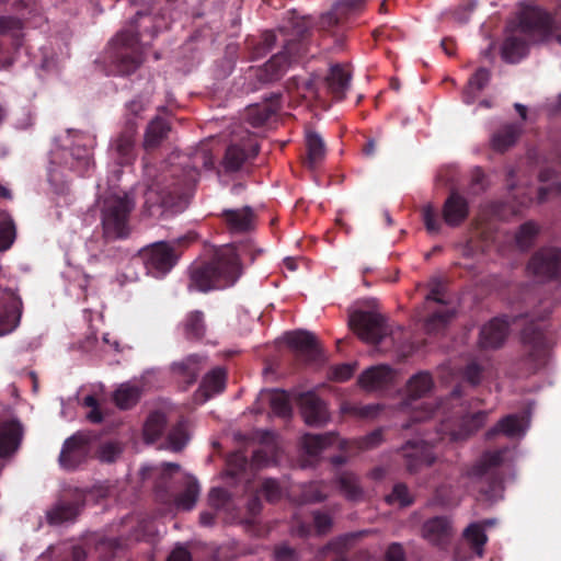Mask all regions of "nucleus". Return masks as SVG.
Here are the masks:
<instances>
[{
  "mask_svg": "<svg viewBox=\"0 0 561 561\" xmlns=\"http://www.w3.org/2000/svg\"><path fill=\"white\" fill-rule=\"evenodd\" d=\"M553 298H541L530 312L515 317H496L485 323L479 333L478 345L481 350H497L508 336L511 324L525 319L520 331V341L525 357L536 366L543 363L549 351V340L546 334V321L557 307Z\"/></svg>",
  "mask_w": 561,
  "mask_h": 561,
  "instance_id": "1",
  "label": "nucleus"
},
{
  "mask_svg": "<svg viewBox=\"0 0 561 561\" xmlns=\"http://www.w3.org/2000/svg\"><path fill=\"white\" fill-rule=\"evenodd\" d=\"M188 273V288L208 293L233 286L242 276L243 266L233 248L221 247L209 260L193 263Z\"/></svg>",
  "mask_w": 561,
  "mask_h": 561,
  "instance_id": "2",
  "label": "nucleus"
},
{
  "mask_svg": "<svg viewBox=\"0 0 561 561\" xmlns=\"http://www.w3.org/2000/svg\"><path fill=\"white\" fill-rule=\"evenodd\" d=\"M102 236L106 241L122 240L131 232L130 216L134 198L127 193L108 192L98 201Z\"/></svg>",
  "mask_w": 561,
  "mask_h": 561,
  "instance_id": "3",
  "label": "nucleus"
},
{
  "mask_svg": "<svg viewBox=\"0 0 561 561\" xmlns=\"http://www.w3.org/2000/svg\"><path fill=\"white\" fill-rule=\"evenodd\" d=\"M518 21L520 32L534 42L548 43L553 39L561 45V1L553 14L535 3H525Z\"/></svg>",
  "mask_w": 561,
  "mask_h": 561,
  "instance_id": "4",
  "label": "nucleus"
},
{
  "mask_svg": "<svg viewBox=\"0 0 561 561\" xmlns=\"http://www.w3.org/2000/svg\"><path fill=\"white\" fill-rule=\"evenodd\" d=\"M105 59L119 76H129L140 67L144 61V48L134 25L131 28L121 31L111 41Z\"/></svg>",
  "mask_w": 561,
  "mask_h": 561,
  "instance_id": "5",
  "label": "nucleus"
},
{
  "mask_svg": "<svg viewBox=\"0 0 561 561\" xmlns=\"http://www.w3.org/2000/svg\"><path fill=\"white\" fill-rule=\"evenodd\" d=\"M185 191L179 181L167 175L153 182L145 193V210L151 217H162L167 211L179 213L184 208Z\"/></svg>",
  "mask_w": 561,
  "mask_h": 561,
  "instance_id": "6",
  "label": "nucleus"
},
{
  "mask_svg": "<svg viewBox=\"0 0 561 561\" xmlns=\"http://www.w3.org/2000/svg\"><path fill=\"white\" fill-rule=\"evenodd\" d=\"M504 454L505 449L486 451L466 471V477L478 485L486 500H494L503 491V479L496 469L502 465Z\"/></svg>",
  "mask_w": 561,
  "mask_h": 561,
  "instance_id": "7",
  "label": "nucleus"
},
{
  "mask_svg": "<svg viewBox=\"0 0 561 561\" xmlns=\"http://www.w3.org/2000/svg\"><path fill=\"white\" fill-rule=\"evenodd\" d=\"M187 242L188 238L182 237L172 242L159 241L142 248L138 256L147 274L156 278L165 276L178 263L180 254L176 252V247Z\"/></svg>",
  "mask_w": 561,
  "mask_h": 561,
  "instance_id": "8",
  "label": "nucleus"
},
{
  "mask_svg": "<svg viewBox=\"0 0 561 561\" xmlns=\"http://www.w3.org/2000/svg\"><path fill=\"white\" fill-rule=\"evenodd\" d=\"M434 387L432 375L427 371H419L413 375L407 382L405 397L399 404L401 411L412 410V421L421 422L428 417L435 416L438 409L422 405L419 409L415 402L426 397Z\"/></svg>",
  "mask_w": 561,
  "mask_h": 561,
  "instance_id": "9",
  "label": "nucleus"
},
{
  "mask_svg": "<svg viewBox=\"0 0 561 561\" xmlns=\"http://www.w3.org/2000/svg\"><path fill=\"white\" fill-rule=\"evenodd\" d=\"M486 411L454 415L442 421L437 434L440 440L462 442L479 431L488 419Z\"/></svg>",
  "mask_w": 561,
  "mask_h": 561,
  "instance_id": "10",
  "label": "nucleus"
},
{
  "mask_svg": "<svg viewBox=\"0 0 561 561\" xmlns=\"http://www.w3.org/2000/svg\"><path fill=\"white\" fill-rule=\"evenodd\" d=\"M527 272L542 280H561V249L557 247H541L529 257Z\"/></svg>",
  "mask_w": 561,
  "mask_h": 561,
  "instance_id": "11",
  "label": "nucleus"
},
{
  "mask_svg": "<svg viewBox=\"0 0 561 561\" xmlns=\"http://www.w3.org/2000/svg\"><path fill=\"white\" fill-rule=\"evenodd\" d=\"M348 324L360 340L376 345L389 333L385 317L374 311H354Z\"/></svg>",
  "mask_w": 561,
  "mask_h": 561,
  "instance_id": "12",
  "label": "nucleus"
},
{
  "mask_svg": "<svg viewBox=\"0 0 561 561\" xmlns=\"http://www.w3.org/2000/svg\"><path fill=\"white\" fill-rule=\"evenodd\" d=\"M84 505L85 493L82 490L66 491L46 512L47 523L57 526L66 522H73L80 515Z\"/></svg>",
  "mask_w": 561,
  "mask_h": 561,
  "instance_id": "13",
  "label": "nucleus"
},
{
  "mask_svg": "<svg viewBox=\"0 0 561 561\" xmlns=\"http://www.w3.org/2000/svg\"><path fill=\"white\" fill-rule=\"evenodd\" d=\"M408 472L416 473L424 467L432 466L437 455L434 446L425 440H408L400 449Z\"/></svg>",
  "mask_w": 561,
  "mask_h": 561,
  "instance_id": "14",
  "label": "nucleus"
},
{
  "mask_svg": "<svg viewBox=\"0 0 561 561\" xmlns=\"http://www.w3.org/2000/svg\"><path fill=\"white\" fill-rule=\"evenodd\" d=\"M288 346L295 352L297 358L305 363H318L322 359V350L314 334L297 330L286 334Z\"/></svg>",
  "mask_w": 561,
  "mask_h": 561,
  "instance_id": "15",
  "label": "nucleus"
},
{
  "mask_svg": "<svg viewBox=\"0 0 561 561\" xmlns=\"http://www.w3.org/2000/svg\"><path fill=\"white\" fill-rule=\"evenodd\" d=\"M90 438L88 435L77 433L67 438L59 455V463L68 470L76 469L90 453Z\"/></svg>",
  "mask_w": 561,
  "mask_h": 561,
  "instance_id": "16",
  "label": "nucleus"
},
{
  "mask_svg": "<svg viewBox=\"0 0 561 561\" xmlns=\"http://www.w3.org/2000/svg\"><path fill=\"white\" fill-rule=\"evenodd\" d=\"M259 150V145L252 139L231 144L226 149L222 165L227 172H237L247 161L256 157Z\"/></svg>",
  "mask_w": 561,
  "mask_h": 561,
  "instance_id": "17",
  "label": "nucleus"
},
{
  "mask_svg": "<svg viewBox=\"0 0 561 561\" xmlns=\"http://www.w3.org/2000/svg\"><path fill=\"white\" fill-rule=\"evenodd\" d=\"M468 199L458 191L453 190L445 199L442 208L444 222L451 228L460 227L469 217Z\"/></svg>",
  "mask_w": 561,
  "mask_h": 561,
  "instance_id": "18",
  "label": "nucleus"
},
{
  "mask_svg": "<svg viewBox=\"0 0 561 561\" xmlns=\"http://www.w3.org/2000/svg\"><path fill=\"white\" fill-rule=\"evenodd\" d=\"M137 129L138 124L128 118L125 121L124 129L112 145L116 153V161L119 165L130 164L135 159V137Z\"/></svg>",
  "mask_w": 561,
  "mask_h": 561,
  "instance_id": "19",
  "label": "nucleus"
},
{
  "mask_svg": "<svg viewBox=\"0 0 561 561\" xmlns=\"http://www.w3.org/2000/svg\"><path fill=\"white\" fill-rule=\"evenodd\" d=\"M301 415L309 426H323L329 420L324 402L313 392L301 393L298 397Z\"/></svg>",
  "mask_w": 561,
  "mask_h": 561,
  "instance_id": "20",
  "label": "nucleus"
},
{
  "mask_svg": "<svg viewBox=\"0 0 561 561\" xmlns=\"http://www.w3.org/2000/svg\"><path fill=\"white\" fill-rule=\"evenodd\" d=\"M220 217L230 233H247L254 230L256 225V215L250 206L224 209Z\"/></svg>",
  "mask_w": 561,
  "mask_h": 561,
  "instance_id": "21",
  "label": "nucleus"
},
{
  "mask_svg": "<svg viewBox=\"0 0 561 561\" xmlns=\"http://www.w3.org/2000/svg\"><path fill=\"white\" fill-rule=\"evenodd\" d=\"M396 378V371L388 365L373 366L358 377V385L367 391H377L390 387Z\"/></svg>",
  "mask_w": 561,
  "mask_h": 561,
  "instance_id": "22",
  "label": "nucleus"
},
{
  "mask_svg": "<svg viewBox=\"0 0 561 561\" xmlns=\"http://www.w3.org/2000/svg\"><path fill=\"white\" fill-rule=\"evenodd\" d=\"M206 356L190 354L181 360L171 364V373L186 385L196 382L201 371L205 367Z\"/></svg>",
  "mask_w": 561,
  "mask_h": 561,
  "instance_id": "23",
  "label": "nucleus"
},
{
  "mask_svg": "<svg viewBox=\"0 0 561 561\" xmlns=\"http://www.w3.org/2000/svg\"><path fill=\"white\" fill-rule=\"evenodd\" d=\"M178 330L188 342H201L207 332L206 316L202 310L188 311L178 324Z\"/></svg>",
  "mask_w": 561,
  "mask_h": 561,
  "instance_id": "24",
  "label": "nucleus"
},
{
  "mask_svg": "<svg viewBox=\"0 0 561 561\" xmlns=\"http://www.w3.org/2000/svg\"><path fill=\"white\" fill-rule=\"evenodd\" d=\"M290 64V56L287 49L279 51L271 57L255 71L257 80L262 83H270L279 80L286 72Z\"/></svg>",
  "mask_w": 561,
  "mask_h": 561,
  "instance_id": "25",
  "label": "nucleus"
},
{
  "mask_svg": "<svg viewBox=\"0 0 561 561\" xmlns=\"http://www.w3.org/2000/svg\"><path fill=\"white\" fill-rule=\"evenodd\" d=\"M423 537L432 545L445 547L451 536V527L447 517L436 516L426 520L422 528Z\"/></svg>",
  "mask_w": 561,
  "mask_h": 561,
  "instance_id": "26",
  "label": "nucleus"
},
{
  "mask_svg": "<svg viewBox=\"0 0 561 561\" xmlns=\"http://www.w3.org/2000/svg\"><path fill=\"white\" fill-rule=\"evenodd\" d=\"M279 93H271L265 100L264 104H255L248 108V122L253 127L263 126L268 119H271L280 108Z\"/></svg>",
  "mask_w": 561,
  "mask_h": 561,
  "instance_id": "27",
  "label": "nucleus"
},
{
  "mask_svg": "<svg viewBox=\"0 0 561 561\" xmlns=\"http://www.w3.org/2000/svg\"><path fill=\"white\" fill-rule=\"evenodd\" d=\"M65 153L68 156L66 164L80 176L88 174L94 167L91 146L78 144L69 150H65Z\"/></svg>",
  "mask_w": 561,
  "mask_h": 561,
  "instance_id": "28",
  "label": "nucleus"
},
{
  "mask_svg": "<svg viewBox=\"0 0 561 561\" xmlns=\"http://www.w3.org/2000/svg\"><path fill=\"white\" fill-rule=\"evenodd\" d=\"M307 156L304 165L309 170H316L325 159L327 148L323 138L314 130H307L305 137Z\"/></svg>",
  "mask_w": 561,
  "mask_h": 561,
  "instance_id": "29",
  "label": "nucleus"
},
{
  "mask_svg": "<svg viewBox=\"0 0 561 561\" xmlns=\"http://www.w3.org/2000/svg\"><path fill=\"white\" fill-rule=\"evenodd\" d=\"M527 425L523 416L508 414L502 417L493 427L485 433L486 439H492L502 434L506 437H520L525 434Z\"/></svg>",
  "mask_w": 561,
  "mask_h": 561,
  "instance_id": "30",
  "label": "nucleus"
},
{
  "mask_svg": "<svg viewBox=\"0 0 561 561\" xmlns=\"http://www.w3.org/2000/svg\"><path fill=\"white\" fill-rule=\"evenodd\" d=\"M22 438V426L19 421L11 420L0 426V458L14 453Z\"/></svg>",
  "mask_w": 561,
  "mask_h": 561,
  "instance_id": "31",
  "label": "nucleus"
},
{
  "mask_svg": "<svg viewBox=\"0 0 561 561\" xmlns=\"http://www.w3.org/2000/svg\"><path fill=\"white\" fill-rule=\"evenodd\" d=\"M171 124L168 119L156 116L152 118L145 131L144 147L146 150L157 149L169 136Z\"/></svg>",
  "mask_w": 561,
  "mask_h": 561,
  "instance_id": "32",
  "label": "nucleus"
},
{
  "mask_svg": "<svg viewBox=\"0 0 561 561\" xmlns=\"http://www.w3.org/2000/svg\"><path fill=\"white\" fill-rule=\"evenodd\" d=\"M226 370L221 367H216L207 373L196 392L198 397H202L203 401H207L215 394L222 392L226 388Z\"/></svg>",
  "mask_w": 561,
  "mask_h": 561,
  "instance_id": "33",
  "label": "nucleus"
},
{
  "mask_svg": "<svg viewBox=\"0 0 561 561\" xmlns=\"http://www.w3.org/2000/svg\"><path fill=\"white\" fill-rule=\"evenodd\" d=\"M351 73L341 65L336 64L330 68L329 75L325 77V84L329 92L337 101L345 98L350 88Z\"/></svg>",
  "mask_w": 561,
  "mask_h": 561,
  "instance_id": "34",
  "label": "nucleus"
},
{
  "mask_svg": "<svg viewBox=\"0 0 561 561\" xmlns=\"http://www.w3.org/2000/svg\"><path fill=\"white\" fill-rule=\"evenodd\" d=\"M23 35L21 20L13 16H0V51L5 39L10 41L14 50L19 49L22 46Z\"/></svg>",
  "mask_w": 561,
  "mask_h": 561,
  "instance_id": "35",
  "label": "nucleus"
},
{
  "mask_svg": "<svg viewBox=\"0 0 561 561\" xmlns=\"http://www.w3.org/2000/svg\"><path fill=\"white\" fill-rule=\"evenodd\" d=\"M339 491L345 496L346 500L358 502L364 497V490L360 486L359 478L348 471H343L336 477Z\"/></svg>",
  "mask_w": 561,
  "mask_h": 561,
  "instance_id": "36",
  "label": "nucleus"
},
{
  "mask_svg": "<svg viewBox=\"0 0 561 561\" xmlns=\"http://www.w3.org/2000/svg\"><path fill=\"white\" fill-rule=\"evenodd\" d=\"M522 127L517 124H508L495 131L491 138L492 148L495 151L504 152L518 139Z\"/></svg>",
  "mask_w": 561,
  "mask_h": 561,
  "instance_id": "37",
  "label": "nucleus"
},
{
  "mask_svg": "<svg viewBox=\"0 0 561 561\" xmlns=\"http://www.w3.org/2000/svg\"><path fill=\"white\" fill-rule=\"evenodd\" d=\"M528 53V43L519 35L507 36L502 46V57L507 62H518Z\"/></svg>",
  "mask_w": 561,
  "mask_h": 561,
  "instance_id": "38",
  "label": "nucleus"
},
{
  "mask_svg": "<svg viewBox=\"0 0 561 561\" xmlns=\"http://www.w3.org/2000/svg\"><path fill=\"white\" fill-rule=\"evenodd\" d=\"M267 400L271 411L275 416L282 417L284 420L291 417L293 408L289 396L286 391L278 389L271 390L267 393Z\"/></svg>",
  "mask_w": 561,
  "mask_h": 561,
  "instance_id": "39",
  "label": "nucleus"
},
{
  "mask_svg": "<svg viewBox=\"0 0 561 561\" xmlns=\"http://www.w3.org/2000/svg\"><path fill=\"white\" fill-rule=\"evenodd\" d=\"M289 93H297L306 100L318 98V80L313 77H293L286 82Z\"/></svg>",
  "mask_w": 561,
  "mask_h": 561,
  "instance_id": "40",
  "label": "nucleus"
},
{
  "mask_svg": "<svg viewBox=\"0 0 561 561\" xmlns=\"http://www.w3.org/2000/svg\"><path fill=\"white\" fill-rule=\"evenodd\" d=\"M336 435L332 432L325 434H305L302 447L309 456H318L325 447L336 442Z\"/></svg>",
  "mask_w": 561,
  "mask_h": 561,
  "instance_id": "41",
  "label": "nucleus"
},
{
  "mask_svg": "<svg viewBox=\"0 0 561 561\" xmlns=\"http://www.w3.org/2000/svg\"><path fill=\"white\" fill-rule=\"evenodd\" d=\"M488 366V360H481L479 358L470 359L460 370L462 380L472 387L479 386L483 380Z\"/></svg>",
  "mask_w": 561,
  "mask_h": 561,
  "instance_id": "42",
  "label": "nucleus"
},
{
  "mask_svg": "<svg viewBox=\"0 0 561 561\" xmlns=\"http://www.w3.org/2000/svg\"><path fill=\"white\" fill-rule=\"evenodd\" d=\"M199 495V485L195 478L186 476L184 480V491L181 492L175 503L179 508L190 511L194 507Z\"/></svg>",
  "mask_w": 561,
  "mask_h": 561,
  "instance_id": "43",
  "label": "nucleus"
},
{
  "mask_svg": "<svg viewBox=\"0 0 561 561\" xmlns=\"http://www.w3.org/2000/svg\"><path fill=\"white\" fill-rule=\"evenodd\" d=\"M490 77V71L486 68H478L468 81V85L463 92V101L468 104L472 103L476 99V94L489 83Z\"/></svg>",
  "mask_w": 561,
  "mask_h": 561,
  "instance_id": "44",
  "label": "nucleus"
},
{
  "mask_svg": "<svg viewBox=\"0 0 561 561\" xmlns=\"http://www.w3.org/2000/svg\"><path fill=\"white\" fill-rule=\"evenodd\" d=\"M16 239V226L7 211H0V252L11 249Z\"/></svg>",
  "mask_w": 561,
  "mask_h": 561,
  "instance_id": "45",
  "label": "nucleus"
},
{
  "mask_svg": "<svg viewBox=\"0 0 561 561\" xmlns=\"http://www.w3.org/2000/svg\"><path fill=\"white\" fill-rule=\"evenodd\" d=\"M167 425V417L163 412L153 411L151 412L144 425V435L146 440L154 442L163 433Z\"/></svg>",
  "mask_w": 561,
  "mask_h": 561,
  "instance_id": "46",
  "label": "nucleus"
},
{
  "mask_svg": "<svg viewBox=\"0 0 561 561\" xmlns=\"http://www.w3.org/2000/svg\"><path fill=\"white\" fill-rule=\"evenodd\" d=\"M141 391L139 387L131 385H122L113 396L115 404L123 410L130 409L140 399Z\"/></svg>",
  "mask_w": 561,
  "mask_h": 561,
  "instance_id": "47",
  "label": "nucleus"
},
{
  "mask_svg": "<svg viewBox=\"0 0 561 561\" xmlns=\"http://www.w3.org/2000/svg\"><path fill=\"white\" fill-rule=\"evenodd\" d=\"M539 234V226L534 221H526L519 226L515 233V242L518 249L526 251L530 249Z\"/></svg>",
  "mask_w": 561,
  "mask_h": 561,
  "instance_id": "48",
  "label": "nucleus"
},
{
  "mask_svg": "<svg viewBox=\"0 0 561 561\" xmlns=\"http://www.w3.org/2000/svg\"><path fill=\"white\" fill-rule=\"evenodd\" d=\"M463 537L470 543L473 551L479 556H483V547L488 541V537L483 529V526L479 523L470 524L463 530Z\"/></svg>",
  "mask_w": 561,
  "mask_h": 561,
  "instance_id": "49",
  "label": "nucleus"
},
{
  "mask_svg": "<svg viewBox=\"0 0 561 561\" xmlns=\"http://www.w3.org/2000/svg\"><path fill=\"white\" fill-rule=\"evenodd\" d=\"M454 312L449 309L433 311L425 320V330L428 333H436L445 329L453 319Z\"/></svg>",
  "mask_w": 561,
  "mask_h": 561,
  "instance_id": "50",
  "label": "nucleus"
},
{
  "mask_svg": "<svg viewBox=\"0 0 561 561\" xmlns=\"http://www.w3.org/2000/svg\"><path fill=\"white\" fill-rule=\"evenodd\" d=\"M20 313L15 306L0 308V336L12 332L18 325Z\"/></svg>",
  "mask_w": 561,
  "mask_h": 561,
  "instance_id": "51",
  "label": "nucleus"
},
{
  "mask_svg": "<svg viewBox=\"0 0 561 561\" xmlns=\"http://www.w3.org/2000/svg\"><path fill=\"white\" fill-rule=\"evenodd\" d=\"M388 504H399L401 507L410 506L414 503V497L404 483H396L390 494L386 496Z\"/></svg>",
  "mask_w": 561,
  "mask_h": 561,
  "instance_id": "52",
  "label": "nucleus"
},
{
  "mask_svg": "<svg viewBox=\"0 0 561 561\" xmlns=\"http://www.w3.org/2000/svg\"><path fill=\"white\" fill-rule=\"evenodd\" d=\"M226 247L233 248V250L238 253V260L241 264V257H248L249 262L252 264L255 262L257 256L264 253V250L257 247L253 240H247L238 244H227Z\"/></svg>",
  "mask_w": 561,
  "mask_h": 561,
  "instance_id": "53",
  "label": "nucleus"
},
{
  "mask_svg": "<svg viewBox=\"0 0 561 561\" xmlns=\"http://www.w3.org/2000/svg\"><path fill=\"white\" fill-rule=\"evenodd\" d=\"M276 43V35L272 31H265L261 38L252 47V57L255 59L264 57L270 53Z\"/></svg>",
  "mask_w": 561,
  "mask_h": 561,
  "instance_id": "54",
  "label": "nucleus"
},
{
  "mask_svg": "<svg viewBox=\"0 0 561 561\" xmlns=\"http://www.w3.org/2000/svg\"><path fill=\"white\" fill-rule=\"evenodd\" d=\"M301 496L306 502H322L327 497V488L322 482H310L304 486Z\"/></svg>",
  "mask_w": 561,
  "mask_h": 561,
  "instance_id": "55",
  "label": "nucleus"
},
{
  "mask_svg": "<svg viewBox=\"0 0 561 561\" xmlns=\"http://www.w3.org/2000/svg\"><path fill=\"white\" fill-rule=\"evenodd\" d=\"M422 219L426 231L431 234L439 233L442 229V222L437 215L436 209L431 205H426L422 209Z\"/></svg>",
  "mask_w": 561,
  "mask_h": 561,
  "instance_id": "56",
  "label": "nucleus"
},
{
  "mask_svg": "<svg viewBox=\"0 0 561 561\" xmlns=\"http://www.w3.org/2000/svg\"><path fill=\"white\" fill-rule=\"evenodd\" d=\"M260 493L266 499L268 502H276L282 497V489L279 486V483L276 479H264L261 488Z\"/></svg>",
  "mask_w": 561,
  "mask_h": 561,
  "instance_id": "57",
  "label": "nucleus"
},
{
  "mask_svg": "<svg viewBox=\"0 0 561 561\" xmlns=\"http://www.w3.org/2000/svg\"><path fill=\"white\" fill-rule=\"evenodd\" d=\"M122 448L117 443L107 442L102 444L98 450V458L102 462H114L121 455Z\"/></svg>",
  "mask_w": 561,
  "mask_h": 561,
  "instance_id": "58",
  "label": "nucleus"
},
{
  "mask_svg": "<svg viewBox=\"0 0 561 561\" xmlns=\"http://www.w3.org/2000/svg\"><path fill=\"white\" fill-rule=\"evenodd\" d=\"M354 374V366L351 364H340L331 367L329 378L334 381L343 382L348 380Z\"/></svg>",
  "mask_w": 561,
  "mask_h": 561,
  "instance_id": "59",
  "label": "nucleus"
},
{
  "mask_svg": "<svg viewBox=\"0 0 561 561\" xmlns=\"http://www.w3.org/2000/svg\"><path fill=\"white\" fill-rule=\"evenodd\" d=\"M168 442L172 450L180 451L187 442L185 431L181 426L174 427L168 435Z\"/></svg>",
  "mask_w": 561,
  "mask_h": 561,
  "instance_id": "60",
  "label": "nucleus"
},
{
  "mask_svg": "<svg viewBox=\"0 0 561 561\" xmlns=\"http://www.w3.org/2000/svg\"><path fill=\"white\" fill-rule=\"evenodd\" d=\"M313 525L318 535H324L332 528L333 520L329 514L316 511L313 513Z\"/></svg>",
  "mask_w": 561,
  "mask_h": 561,
  "instance_id": "61",
  "label": "nucleus"
},
{
  "mask_svg": "<svg viewBox=\"0 0 561 561\" xmlns=\"http://www.w3.org/2000/svg\"><path fill=\"white\" fill-rule=\"evenodd\" d=\"M352 413L362 417V419H374L381 411V405L379 403H370L364 405H353L351 408Z\"/></svg>",
  "mask_w": 561,
  "mask_h": 561,
  "instance_id": "62",
  "label": "nucleus"
},
{
  "mask_svg": "<svg viewBox=\"0 0 561 561\" xmlns=\"http://www.w3.org/2000/svg\"><path fill=\"white\" fill-rule=\"evenodd\" d=\"M298 552L286 543L275 547L274 561H298Z\"/></svg>",
  "mask_w": 561,
  "mask_h": 561,
  "instance_id": "63",
  "label": "nucleus"
},
{
  "mask_svg": "<svg viewBox=\"0 0 561 561\" xmlns=\"http://www.w3.org/2000/svg\"><path fill=\"white\" fill-rule=\"evenodd\" d=\"M146 105L142 100L134 99L126 104V121L128 118L133 119L137 123V118L141 117L142 112L145 111Z\"/></svg>",
  "mask_w": 561,
  "mask_h": 561,
  "instance_id": "64",
  "label": "nucleus"
}]
</instances>
